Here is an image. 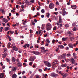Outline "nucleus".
<instances>
[{
  "mask_svg": "<svg viewBox=\"0 0 78 78\" xmlns=\"http://www.w3.org/2000/svg\"><path fill=\"white\" fill-rule=\"evenodd\" d=\"M76 23L75 22H74L72 24V26L73 27H75V26L76 25Z\"/></svg>",
  "mask_w": 78,
  "mask_h": 78,
  "instance_id": "72a5a7b5",
  "label": "nucleus"
},
{
  "mask_svg": "<svg viewBox=\"0 0 78 78\" xmlns=\"http://www.w3.org/2000/svg\"><path fill=\"white\" fill-rule=\"evenodd\" d=\"M68 46L70 47V48H73V44H71L70 43H69L68 44Z\"/></svg>",
  "mask_w": 78,
  "mask_h": 78,
  "instance_id": "6ab92c4d",
  "label": "nucleus"
},
{
  "mask_svg": "<svg viewBox=\"0 0 78 78\" xmlns=\"http://www.w3.org/2000/svg\"><path fill=\"white\" fill-rule=\"evenodd\" d=\"M13 49L15 51H17V50H18V48H17L15 46L13 47Z\"/></svg>",
  "mask_w": 78,
  "mask_h": 78,
  "instance_id": "a211bd4d",
  "label": "nucleus"
},
{
  "mask_svg": "<svg viewBox=\"0 0 78 78\" xmlns=\"http://www.w3.org/2000/svg\"><path fill=\"white\" fill-rule=\"evenodd\" d=\"M24 9L22 8L21 10H20V12H22V11H24Z\"/></svg>",
  "mask_w": 78,
  "mask_h": 78,
  "instance_id": "79ce46f5",
  "label": "nucleus"
},
{
  "mask_svg": "<svg viewBox=\"0 0 78 78\" xmlns=\"http://www.w3.org/2000/svg\"><path fill=\"white\" fill-rule=\"evenodd\" d=\"M59 22L60 23L62 22V19H61V16L59 17Z\"/></svg>",
  "mask_w": 78,
  "mask_h": 78,
  "instance_id": "a878e982",
  "label": "nucleus"
},
{
  "mask_svg": "<svg viewBox=\"0 0 78 78\" xmlns=\"http://www.w3.org/2000/svg\"><path fill=\"white\" fill-rule=\"evenodd\" d=\"M12 71H14V72H16V70H17V67H12Z\"/></svg>",
  "mask_w": 78,
  "mask_h": 78,
  "instance_id": "1a4fd4ad",
  "label": "nucleus"
},
{
  "mask_svg": "<svg viewBox=\"0 0 78 78\" xmlns=\"http://www.w3.org/2000/svg\"><path fill=\"white\" fill-rule=\"evenodd\" d=\"M0 11L2 14H5V10H4V9H0Z\"/></svg>",
  "mask_w": 78,
  "mask_h": 78,
  "instance_id": "4468645a",
  "label": "nucleus"
},
{
  "mask_svg": "<svg viewBox=\"0 0 78 78\" xmlns=\"http://www.w3.org/2000/svg\"><path fill=\"white\" fill-rule=\"evenodd\" d=\"M48 68L47 67L45 68L44 69V71H46V70H47Z\"/></svg>",
  "mask_w": 78,
  "mask_h": 78,
  "instance_id": "13d9d810",
  "label": "nucleus"
},
{
  "mask_svg": "<svg viewBox=\"0 0 78 78\" xmlns=\"http://www.w3.org/2000/svg\"><path fill=\"white\" fill-rule=\"evenodd\" d=\"M2 20L4 22H5V21H6V20H5V18H4L2 19Z\"/></svg>",
  "mask_w": 78,
  "mask_h": 78,
  "instance_id": "864d4df0",
  "label": "nucleus"
},
{
  "mask_svg": "<svg viewBox=\"0 0 78 78\" xmlns=\"http://www.w3.org/2000/svg\"><path fill=\"white\" fill-rule=\"evenodd\" d=\"M35 77L36 78H40V77H39V75H36Z\"/></svg>",
  "mask_w": 78,
  "mask_h": 78,
  "instance_id": "ea45409f",
  "label": "nucleus"
},
{
  "mask_svg": "<svg viewBox=\"0 0 78 78\" xmlns=\"http://www.w3.org/2000/svg\"><path fill=\"white\" fill-rule=\"evenodd\" d=\"M26 77H27L25 76H22V78H26Z\"/></svg>",
  "mask_w": 78,
  "mask_h": 78,
  "instance_id": "e2e57ef3",
  "label": "nucleus"
},
{
  "mask_svg": "<svg viewBox=\"0 0 78 78\" xmlns=\"http://www.w3.org/2000/svg\"><path fill=\"white\" fill-rule=\"evenodd\" d=\"M46 30L47 31H49L52 28V25L50 23H48L46 24Z\"/></svg>",
  "mask_w": 78,
  "mask_h": 78,
  "instance_id": "f257e3e1",
  "label": "nucleus"
},
{
  "mask_svg": "<svg viewBox=\"0 0 78 78\" xmlns=\"http://www.w3.org/2000/svg\"><path fill=\"white\" fill-rule=\"evenodd\" d=\"M42 32V30H40V31H39L38 34H40V33Z\"/></svg>",
  "mask_w": 78,
  "mask_h": 78,
  "instance_id": "680f3d73",
  "label": "nucleus"
},
{
  "mask_svg": "<svg viewBox=\"0 0 78 78\" xmlns=\"http://www.w3.org/2000/svg\"><path fill=\"white\" fill-rule=\"evenodd\" d=\"M14 72L13 71H10L9 72V74H10V76H11L12 74H13Z\"/></svg>",
  "mask_w": 78,
  "mask_h": 78,
  "instance_id": "2f4dec72",
  "label": "nucleus"
},
{
  "mask_svg": "<svg viewBox=\"0 0 78 78\" xmlns=\"http://www.w3.org/2000/svg\"><path fill=\"white\" fill-rule=\"evenodd\" d=\"M41 17L42 18H44V15H42L41 16Z\"/></svg>",
  "mask_w": 78,
  "mask_h": 78,
  "instance_id": "bf43d9fd",
  "label": "nucleus"
},
{
  "mask_svg": "<svg viewBox=\"0 0 78 78\" xmlns=\"http://www.w3.org/2000/svg\"><path fill=\"white\" fill-rule=\"evenodd\" d=\"M25 73V71H23L22 73V75H24V74Z\"/></svg>",
  "mask_w": 78,
  "mask_h": 78,
  "instance_id": "de8ad7c7",
  "label": "nucleus"
},
{
  "mask_svg": "<svg viewBox=\"0 0 78 78\" xmlns=\"http://www.w3.org/2000/svg\"><path fill=\"white\" fill-rule=\"evenodd\" d=\"M9 29V27H6L5 28V31H8V29Z\"/></svg>",
  "mask_w": 78,
  "mask_h": 78,
  "instance_id": "7c9ffc66",
  "label": "nucleus"
},
{
  "mask_svg": "<svg viewBox=\"0 0 78 78\" xmlns=\"http://www.w3.org/2000/svg\"><path fill=\"white\" fill-rule=\"evenodd\" d=\"M76 30H77V28L76 27H74L73 29V31H76Z\"/></svg>",
  "mask_w": 78,
  "mask_h": 78,
  "instance_id": "c85d7f7f",
  "label": "nucleus"
},
{
  "mask_svg": "<svg viewBox=\"0 0 78 78\" xmlns=\"http://www.w3.org/2000/svg\"><path fill=\"white\" fill-rule=\"evenodd\" d=\"M45 42H46V43L45 45L46 47H48V45H49V44H50V40L48 39H46Z\"/></svg>",
  "mask_w": 78,
  "mask_h": 78,
  "instance_id": "39448f33",
  "label": "nucleus"
},
{
  "mask_svg": "<svg viewBox=\"0 0 78 78\" xmlns=\"http://www.w3.org/2000/svg\"><path fill=\"white\" fill-rule=\"evenodd\" d=\"M74 38L73 37H71L69 38V39L72 41L73 39H74Z\"/></svg>",
  "mask_w": 78,
  "mask_h": 78,
  "instance_id": "f704fd0d",
  "label": "nucleus"
},
{
  "mask_svg": "<svg viewBox=\"0 0 78 78\" xmlns=\"http://www.w3.org/2000/svg\"><path fill=\"white\" fill-rule=\"evenodd\" d=\"M26 4L27 5H29V4H30V2H28V1H27V2L26 3Z\"/></svg>",
  "mask_w": 78,
  "mask_h": 78,
  "instance_id": "5fc2aeb1",
  "label": "nucleus"
},
{
  "mask_svg": "<svg viewBox=\"0 0 78 78\" xmlns=\"http://www.w3.org/2000/svg\"><path fill=\"white\" fill-rule=\"evenodd\" d=\"M39 49H41V50H42L41 51L42 52V53H45L46 51H48V49L45 50V47H39Z\"/></svg>",
  "mask_w": 78,
  "mask_h": 78,
  "instance_id": "f03ea898",
  "label": "nucleus"
},
{
  "mask_svg": "<svg viewBox=\"0 0 78 78\" xmlns=\"http://www.w3.org/2000/svg\"><path fill=\"white\" fill-rule=\"evenodd\" d=\"M46 17H48V18H49V16H50V13H47L46 14Z\"/></svg>",
  "mask_w": 78,
  "mask_h": 78,
  "instance_id": "cd10ccee",
  "label": "nucleus"
},
{
  "mask_svg": "<svg viewBox=\"0 0 78 78\" xmlns=\"http://www.w3.org/2000/svg\"><path fill=\"white\" fill-rule=\"evenodd\" d=\"M55 7V5L54 4L52 3H50L49 5V7L50 9H53V8H54Z\"/></svg>",
  "mask_w": 78,
  "mask_h": 78,
  "instance_id": "423d86ee",
  "label": "nucleus"
},
{
  "mask_svg": "<svg viewBox=\"0 0 78 78\" xmlns=\"http://www.w3.org/2000/svg\"><path fill=\"white\" fill-rule=\"evenodd\" d=\"M62 15L63 16H65L66 15V11L65 10V9H63L62 10Z\"/></svg>",
  "mask_w": 78,
  "mask_h": 78,
  "instance_id": "f8f14e48",
  "label": "nucleus"
},
{
  "mask_svg": "<svg viewBox=\"0 0 78 78\" xmlns=\"http://www.w3.org/2000/svg\"><path fill=\"white\" fill-rule=\"evenodd\" d=\"M61 67H67V64H63L61 65Z\"/></svg>",
  "mask_w": 78,
  "mask_h": 78,
  "instance_id": "bb28decb",
  "label": "nucleus"
},
{
  "mask_svg": "<svg viewBox=\"0 0 78 78\" xmlns=\"http://www.w3.org/2000/svg\"><path fill=\"white\" fill-rule=\"evenodd\" d=\"M26 45L27 47H29V46H30V44H26Z\"/></svg>",
  "mask_w": 78,
  "mask_h": 78,
  "instance_id": "09e8293b",
  "label": "nucleus"
},
{
  "mask_svg": "<svg viewBox=\"0 0 78 78\" xmlns=\"http://www.w3.org/2000/svg\"><path fill=\"white\" fill-rule=\"evenodd\" d=\"M30 2L31 3H34V0H31Z\"/></svg>",
  "mask_w": 78,
  "mask_h": 78,
  "instance_id": "c03bdc74",
  "label": "nucleus"
},
{
  "mask_svg": "<svg viewBox=\"0 0 78 78\" xmlns=\"http://www.w3.org/2000/svg\"><path fill=\"white\" fill-rule=\"evenodd\" d=\"M17 66L18 67L20 68L21 66H22V64L20 62H19L17 63Z\"/></svg>",
  "mask_w": 78,
  "mask_h": 78,
  "instance_id": "0eeeda50",
  "label": "nucleus"
},
{
  "mask_svg": "<svg viewBox=\"0 0 78 78\" xmlns=\"http://www.w3.org/2000/svg\"><path fill=\"white\" fill-rule=\"evenodd\" d=\"M69 49V47H67L66 48V50H68Z\"/></svg>",
  "mask_w": 78,
  "mask_h": 78,
  "instance_id": "338daca9",
  "label": "nucleus"
},
{
  "mask_svg": "<svg viewBox=\"0 0 78 78\" xmlns=\"http://www.w3.org/2000/svg\"><path fill=\"white\" fill-rule=\"evenodd\" d=\"M61 27H62V24H59L58 25L59 28H61Z\"/></svg>",
  "mask_w": 78,
  "mask_h": 78,
  "instance_id": "8fccbe9b",
  "label": "nucleus"
},
{
  "mask_svg": "<svg viewBox=\"0 0 78 78\" xmlns=\"http://www.w3.org/2000/svg\"><path fill=\"white\" fill-rule=\"evenodd\" d=\"M68 34H69V36H72V33L70 31L68 32Z\"/></svg>",
  "mask_w": 78,
  "mask_h": 78,
  "instance_id": "b1692460",
  "label": "nucleus"
},
{
  "mask_svg": "<svg viewBox=\"0 0 78 78\" xmlns=\"http://www.w3.org/2000/svg\"><path fill=\"white\" fill-rule=\"evenodd\" d=\"M52 42L53 44H55V40H52Z\"/></svg>",
  "mask_w": 78,
  "mask_h": 78,
  "instance_id": "4d7b16f0",
  "label": "nucleus"
},
{
  "mask_svg": "<svg viewBox=\"0 0 78 78\" xmlns=\"http://www.w3.org/2000/svg\"><path fill=\"white\" fill-rule=\"evenodd\" d=\"M39 72H42V69H39L38 70Z\"/></svg>",
  "mask_w": 78,
  "mask_h": 78,
  "instance_id": "6e6d98bb",
  "label": "nucleus"
},
{
  "mask_svg": "<svg viewBox=\"0 0 78 78\" xmlns=\"http://www.w3.org/2000/svg\"><path fill=\"white\" fill-rule=\"evenodd\" d=\"M36 59V57L34 56H31L29 59L30 61H34V60Z\"/></svg>",
  "mask_w": 78,
  "mask_h": 78,
  "instance_id": "20e7f679",
  "label": "nucleus"
},
{
  "mask_svg": "<svg viewBox=\"0 0 78 78\" xmlns=\"http://www.w3.org/2000/svg\"><path fill=\"white\" fill-rule=\"evenodd\" d=\"M0 78H4V73H2L0 75Z\"/></svg>",
  "mask_w": 78,
  "mask_h": 78,
  "instance_id": "ddd939ff",
  "label": "nucleus"
},
{
  "mask_svg": "<svg viewBox=\"0 0 78 78\" xmlns=\"http://www.w3.org/2000/svg\"><path fill=\"white\" fill-rule=\"evenodd\" d=\"M72 64H73L75 63V60L74 58H72L71 59Z\"/></svg>",
  "mask_w": 78,
  "mask_h": 78,
  "instance_id": "f3484780",
  "label": "nucleus"
},
{
  "mask_svg": "<svg viewBox=\"0 0 78 78\" xmlns=\"http://www.w3.org/2000/svg\"><path fill=\"white\" fill-rule=\"evenodd\" d=\"M68 75L67 73H66L65 74L63 75V77H64V78H66V77H67V76Z\"/></svg>",
  "mask_w": 78,
  "mask_h": 78,
  "instance_id": "c756f323",
  "label": "nucleus"
},
{
  "mask_svg": "<svg viewBox=\"0 0 78 78\" xmlns=\"http://www.w3.org/2000/svg\"><path fill=\"white\" fill-rule=\"evenodd\" d=\"M66 54H64L63 55H62L61 56V58H62V59H64V58H65V57L66 56Z\"/></svg>",
  "mask_w": 78,
  "mask_h": 78,
  "instance_id": "2eb2a0df",
  "label": "nucleus"
},
{
  "mask_svg": "<svg viewBox=\"0 0 78 78\" xmlns=\"http://www.w3.org/2000/svg\"><path fill=\"white\" fill-rule=\"evenodd\" d=\"M31 53H33V54H34L35 55H39V52L37 51H32Z\"/></svg>",
  "mask_w": 78,
  "mask_h": 78,
  "instance_id": "9d476101",
  "label": "nucleus"
},
{
  "mask_svg": "<svg viewBox=\"0 0 78 78\" xmlns=\"http://www.w3.org/2000/svg\"><path fill=\"white\" fill-rule=\"evenodd\" d=\"M44 63L48 67H51V65L50 64V63H49V62L47 61H44Z\"/></svg>",
  "mask_w": 78,
  "mask_h": 78,
  "instance_id": "7ed1b4c3",
  "label": "nucleus"
},
{
  "mask_svg": "<svg viewBox=\"0 0 78 78\" xmlns=\"http://www.w3.org/2000/svg\"><path fill=\"white\" fill-rule=\"evenodd\" d=\"M58 47L59 48H64V46L62 45H59Z\"/></svg>",
  "mask_w": 78,
  "mask_h": 78,
  "instance_id": "393cba45",
  "label": "nucleus"
},
{
  "mask_svg": "<svg viewBox=\"0 0 78 78\" xmlns=\"http://www.w3.org/2000/svg\"><path fill=\"white\" fill-rule=\"evenodd\" d=\"M32 24L33 25H35V23H34V21H33L32 22Z\"/></svg>",
  "mask_w": 78,
  "mask_h": 78,
  "instance_id": "a18cd8bd",
  "label": "nucleus"
},
{
  "mask_svg": "<svg viewBox=\"0 0 78 78\" xmlns=\"http://www.w3.org/2000/svg\"><path fill=\"white\" fill-rule=\"evenodd\" d=\"M6 60L7 62H10V60H9V58H6Z\"/></svg>",
  "mask_w": 78,
  "mask_h": 78,
  "instance_id": "c9c22d12",
  "label": "nucleus"
},
{
  "mask_svg": "<svg viewBox=\"0 0 78 78\" xmlns=\"http://www.w3.org/2000/svg\"><path fill=\"white\" fill-rule=\"evenodd\" d=\"M16 61L17 62H19V59L17 58L16 60Z\"/></svg>",
  "mask_w": 78,
  "mask_h": 78,
  "instance_id": "3c124183",
  "label": "nucleus"
},
{
  "mask_svg": "<svg viewBox=\"0 0 78 78\" xmlns=\"http://www.w3.org/2000/svg\"><path fill=\"white\" fill-rule=\"evenodd\" d=\"M32 62H30V63H29V65H30V66H31V65H32Z\"/></svg>",
  "mask_w": 78,
  "mask_h": 78,
  "instance_id": "69168bd1",
  "label": "nucleus"
},
{
  "mask_svg": "<svg viewBox=\"0 0 78 78\" xmlns=\"http://www.w3.org/2000/svg\"><path fill=\"white\" fill-rule=\"evenodd\" d=\"M47 74H46L44 75V77L45 78H47Z\"/></svg>",
  "mask_w": 78,
  "mask_h": 78,
  "instance_id": "052dcab7",
  "label": "nucleus"
},
{
  "mask_svg": "<svg viewBox=\"0 0 78 78\" xmlns=\"http://www.w3.org/2000/svg\"><path fill=\"white\" fill-rule=\"evenodd\" d=\"M8 55V54L7 53H4L2 55V57L3 58H5L6 56Z\"/></svg>",
  "mask_w": 78,
  "mask_h": 78,
  "instance_id": "412c9836",
  "label": "nucleus"
},
{
  "mask_svg": "<svg viewBox=\"0 0 78 78\" xmlns=\"http://www.w3.org/2000/svg\"><path fill=\"white\" fill-rule=\"evenodd\" d=\"M45 24H42V27H41V29L42 30L43 29H44V27H45Z\"/></svg>",
  "mask_w": 78,
  "mask_h": 78,
  "instance_id": "e433bc0d",
  "label": "nucleus"
},
{
  "mask_svg": "<svg viewBox=\"0 0 78 78\" xmlns=\"http://www.w3.org/2000/svg\"><path fill=\"white\" fill-rule=\"evenodd\" d=\"M67 39H68V37H67L66 38H62V40L63 41V42H65V41H66Z\"/></svg>",
  "mask_w": 78,
  "mask_h": 78,
  "instance_id": "aec40b11",
  "label": "nucleus"
},
{
  "mask_svg": "<svg viewBox=\"0 0 78 78\" xmlns=\"http://www.w3.org/2000/svg\"><path fill=\"white\" fill-rule=\"evenodd\" d=\"M7 18L9 20H10V18H9V16H7Z\"/></svg>",
  "mask_w": 78,
  "mask_h": 78,
  "instance_id": "0e129e2a",
  "label": "nucleus"
},
{
  "mask_svg": "<svg viewBox=\"0 0 78 78\" xmlns=\"http://www.w3.org/2000/svg\"><path fill=\"white\" fill-rule=\"evenodd\" d=\"M58 63L59 62L58 61H54L53 63V65L54 66V65H55V64H58Z\"/></svg>",
  "mask_w": 78,
  "mask_h": 78,
  "instance_id": "dca6fc26",
  "label": "nucleus"
},
{
  "mask_svg": "<svg viewBox=\"0 0 78 78\" xmlns=\"http://www.w3.org/2000/svg\"><path fill=\"white\" fill-rule=\"evenodd\" d=\"M10 33L12 34H13L14 33V31H11L10 30L9 31Z\"/></svg>",
  "mask_w": 78,
  "mask_h": 78,
  "instance_id": "a19ab883",
  "label": "nucleus"
},
{
  "mask_svg": "<svg viewBox=\"0 0 78 78\" xmlns=\"http://www.w3.org/2000/svg\"><path fill=\"white\" fill-rule=\"evenodd\" d=\"M51 76H52V77H56V74H55L54 73H51Z\"/></svg>",
  "mask_w": 78,
  "mask_h": 78,
  "instance_id": "9b49d317",
  "label": "nucleus"
},
{
  "mask_svg": "<svg viewBox=\"0 0 78 78\" xmlns=\"http://www.w3.org/2000/svg\"><path fill=\"white\" fill-rule=\"evenodd\" d=\"M65 27H66V28H68V27H69V25H68V24H66Z\"/></svg>",
  "mask_w": 78,
  "mask_h": 78,
  "instance_id": "49530a36",
  "label": "nucleus"
},
{
  "mask_svg": "<svg viewBox=\"0 0 78 78\" xmlns=\"http://www.w3.org/2000/svg\"><path fill=\"white\" fill-rule=\"evenodd\" d=\"M17 76L15 74H14L12 76V77L13 78H16Z\"/></svg>",
  "mask_w": 78,
  "mask_h": 78,
  "instance_id": "4be33fe9",
  "label": "nucleus"
},
{
  "mask_svg": "<svg viewBox=\"0 0 78 78\" xmlns=\"http://www.w3.org/2000/svg\"><path fill=\"white\" fill-rule=\"evenodd\" d=\"M11 45V43H9L8 44V45H7V46L9 48L10 47H11V46H10Z\"/></svg>",
  "mask_w": 78,
  "mask_h": 78,
  "instance_id": "473e14b6",
  "label": "nucleus"
},
{
  "mask_svg": "<svg viewBox=\"0 0 78 78\" xmlns=\"http://www.w3.org/2000/svg\"><path fill=\"white\" fill-rule=\"evenodd\" d=\"M56 4L57 5H59V2H58V1L56 2Z\"/></svg>",
  "mask_w": 78,
  "mask_h": 78,
  "instance_id": "603ef678",
  "label": "nucleus"
},
{
  "mask_svg": "<svg viewBox=\"0 0 78 78\" xmlns=\"http://www.w3.org/2000/svg\"><path fill=\"white\" fill-rule=\"evenodd\" d=\"M47 4H49V1L48 0H47Z\"/></svg>",
  "mask_w": 78,
  "mask_h": 78,
  "instance_id": "774afa93",
  "label": "nucleus"
},
{
  "mask_svg": "<svg viewBox=\"0 0 78 78\" xmlns=\"http://www.w3.org/2000/svg\"><path fill=\"white\" fill-rule=\"evenodd\" d=\"M41 45H44V41H42L41 42Z\"/></svg>",
  "mask_w": 78,
  "mask_h": 78,
  "instance_id": "37998d69",
  "label": "nucleus"
},
{
  "mask_svg": "<svg viewBox=\"0 0 78 78\" xmlns=\"http://www.w3.org/2000/svg\"><path fill=\"white\" fill-rule=\"evenodd\" d=\"M41 12L43 14H44L45 13V10L44 9H42L41 10Z\"/></svg>",
  "mask_w": 78,
  "mask_h": 78,
  "instance_id": "4c0bfd02",
  "label": "nucleus"
},
{
  "mask_svg": "<svg viewBox=\"0 0 78 78\" xmlns=\"http://www.w3.org/2000/svg\"><path fill=\"white\" fill-rule=\"evenodd\" d=\"M71 7L73 9H75L77 7L76 6V5H72L71 6Z\"/></svg>",
  "mask_w": 78,
  "mask_h": 78,
  "instance_id": "6e6552de",
  "label": "nucleus"
},
{
  "mask_svg": "<svg viewBox=\"0 0 78 78\" xmlns=\"http://www.w3.org/2000/svg\"><path fill=\"white\" fill-rule=\"evenodd\" d=\"M12 62H14L16 61V60L14 57H12Z\"/></svg>",
  "mask_w": 78,
  "mask_h": 78,
  "instance_id": "5701e85b",
  "label": "nucleus"
},
{
  "mask_svg": "<svg viewBox=\"0 0 78 78\" xmlns=\"http://www.w3.org/2000/svg\"><path fill=\"white\" fill-rule=\"evenodd\" d=\"M71 56V54H67L66 55V56H67V57H69V56Z\"/></svg>",
  "mask_w": 78,
  "mask_h": 78,
  "instance_id": "58836bf2",
  "label": "nucleus"
}]
</instances>
